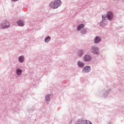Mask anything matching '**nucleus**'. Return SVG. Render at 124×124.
<instances>
[{
	"label": "nucleus",
	"instance_id": "obj_1",
	"mask_svg": "<svg viewBox=\"0 0 124 124\" xmlns=\"http://www.w3.org/2000/svg\"><path fill=\"white\" fill-rule=\"evenodd\" d=\"M112 91L111 88H108V89H101L99 90L97 93V95L98 97H101V98H106L108 97V94L110 93Z\"/></svg>",
	"mask_w": 124,
	"mask_h": 124
},
{
	"label": "nucleus",
	"instance_id": "obj_2",
	"mask_svg": "<svg viewBox=\"0 0 124 124\" xmlns=\"http://www.w3.org/2000/svg\"><path fill=\"white\" fill-rule=\"evenodd\" d=\"M62 2L61 0H56L54 2H51L49 6L53 9H57L62 5Z\"/></svg>",
	"mask_w": 124,
	"mask_h": 124
},
{
	"label": "nucleus",
	"instance_id": "obj_3",
	"mask_svg": "<svg viewBox=\"0 0 124 124\" xmlns=\"http://www.w3.org/2000/svg\"><path fill=\"white\" fill-rule=\"evenodd\" d=\"M91 52H92V53H94V54H96L97 55L100 54V50L98 46H93L91 47Z\"/></svg>",
	"mask_w": 124,
	"mask_h": 124
},
{
	"label": "nucleus",
	"instance_id": "obj_4",
	"mask_svg": "<svg viewBox=\"0 0 124 124\" xmlns=\"http://www.w3.org/2000/svg\"><path fill=\"white\" fill-rule=\"evenodd\" d=\"M106 19H108V20H112L114 18V15L113 13L112 12H111V11H108L106 14Z\"/></svg>",
	"mask_w": 124,
	"mask_h": 124
},
{
	"label": "nucleus",
	"instance_id": "obj_5",
	"mask_svg": "<svg viewBox=\"0 0 124 124\" xmlns=\"http://www.w3.org/2000/svg\"><path fill=\"white\" fill-rule=\"evenodd\" d=\"M106 16H107V15H105L104 16L103 15L102 16V21L100 22V26H102V27H104L105 25L107 24Z\"/></svg>",
	"mask_w": 124,
	"mask_h": 124
},
{
	"label": "nucleus",
	"instance_id": "obj_6",
	"mask_svg": "<svg viewBox=\"0 0 124 124\" xmlns=\"http://www.w3.org/2000/svg\"><path fill=\"white\" fill-rule=\"evenodd\" d=\"M92 69L91 66L89 65H86V66H84L82 69V73L84 74L90 73L91 72Z\"/></svg>",
	"mask_w": 124,
	"mask_h": 124
},
{
	"label": "nucleus",
	"instance_id": "obj_7",
	"mask_svg": "<svg viewBox=\"0 0 124 124\" xmlns=\"http://www.w3.org/2000/svg\"><path fill=\"white\" fill-rule=\"evenodd\" d=\"M83 61L85 62H90L92 59L91 54H86L83 57Z\"/></svg>",
	"mask_w": 124,
	"mask_h": 124
},
{
	"label": "nucleus",
	"instance_id": "obj_8",
	"mask_svg": "<svg viewBox=\"0 0 124 124\" xmlns=\"http://www.w3.org/2000/svg\"><path fill=\"white\" fill-rule=\"evenodd\" d=\"M77 124H93L90 121H86V120L79 119L77 121Z\"/></svg>",
	"mask_w": 124,
	"mask_h": 124
},
{
	"label": "nucleus",
	"instance_id": "obj_9",
	"mask_svg": "<svg viewBox=\"0 0 124 124\" xmlns=\"http://www.w3.org/2000/svg\"><path fill=\"white\" fill-rule=\"evenodd\" d=\"M53 95V93L47 94L45 96V99L47 104H49L50 100H51V96Z\"/></svg>",
	"mask_w": 124,
	"mask_h": 124
},
{
	"label": "nucleus",
	"instance_id": "obj_10",
	"mask_svg": "<svg viewBox=\"0 0 124 124\" xmlns=\"http://www.w3.org/2000/svg\"><path fill=\"white\" fill-rule=\"evenodd\" d=\"M1 27L4 29L9 28L10 27V24L8 21H4V22L1 23Z\"/></svg>",
	"mask_w": 124,
	"mask_h": 124
},
{
	"label": "nucleus",
	"instance_id": "obj_11",
	"mask_svg": "<svg viewBox=\"0 0 124 124\" xmlns=\"http://www.w3.org/2000/svg\"><path fill=\"white\" fill-rule=\"evenodd\" d=\"M102 41V38L100 36H96L94 38V44H99Z\"/></svg>",
	"mask_w": 124,
	"mask_h": 124
},
{
	"label": "nucleus",
	"instance_id": "obj_12",
	"mask_svg": "<svg viewBox=\"0 0 124 124\" xmlns=\"http://www.w3.org/2000/svg\"><path fill=\"white\" fill-rule=\"evenodd\" d=\"M18 26L23 27L25 25V23L22 19H18L16 21Z\"/></svg>",
	"mask_w": 124,
	"mask_h": 124
},
{
	"label": "nucleus",
	"instance_id": "obj_13",
	"mask_svg": "<svg viewBox=\"0 0 124 124\" xmlns=\"http://www.w3.org/2000/svg\"><path fill=\"white\" fill-rule=\"evenodd\" d=\"M77 65L79 68H83L85 66V63H84V62H82V61H79L77 62Z\"/></svg>",
	"mask_w": 124,
	"mask_h": 124
},
{
	"label": "nucleus",
	"instance_id": "obj_14",
	"mask_svg": "<svg viewBox=\"0 0 124 124\" xmlns=\"http://www.w3.org/2000/svg\"><path fill=\"white\" fill-rule=\"evenodd\" d=\"M18 59L19 62H20V63H23L25 60V56L24 55H20V56H19Z\"/></svg>",
	"mask_w": 124,
	"mask_h": 124
},
{
	"label": "nucleus",
	"instance_id": "obj_15",
	"mask_svg": "<svg viewBox=\"0 0 124 124\" xmlns=\"http://www.w3.org/2000/svg\"><path fill=\"white\" fill-rule=\"evenodd\" d=\"M85 25L84 23H81L80 24H78L77 27L78 31H80L81 32V29H82L83 27H84Z\"/></svg>",
	"mask_w": 124,
	"mask_h": 124
},
{
	"label": "nucleus",
	"instance_id": "obj_16",
	"mask_svg": "<svg viewBox=\"0 0 124 124\" xmlns=\"http://www.w3.org/2000/svg\"><path fill=\"white\" fill-rule=\"evenodd\" d=\"M22 73V70L20 68H16V74L17 76H20Z\"/></svg>",
	"mask_w": 124,
	"mask_h": 124
},
{
	"label": "nucleus",
	"instance_id": "obj_17",
	"mask_svg": "<svg viewBox=\"0 0 124 124\" xmlns=\"http://www.w3.org/2000/svg\"><path fill=\"white\" fill-rule=\"evenodd\" d=\"M83 54H84V51L82 49H79L78 51L77 55L78 56H79L80 57H81V56H82V55H83Z\"/></svg>",
	"mask_w": 124,
	"mask_h": 124
},
{
	"label": "nucleus",
	"instance_id": "obj_18",
	"mask_svg": "<svg viewBox=\"0 0 124 124\" xmlns=\"http://www.w3.org/2000/svg\"><path fill=\"white\" fill-rule=\"evenodd\" d=\"M51 41V37L50 36H46L44 39V41L45 43H49Z\"/></svg>",
	"mask_w": 124,
	"mask_h": 124
},
{
	"label": "nucleus",
	"instance_id": "obj_19",
	"mask_svg": "<svg viewBox=\"0 0 124 124\" xmlns=\"http://www.w3.org/2000/svg\"><path fill=\"white\" fill-rule=\"evenodd\" d=\"M87 32V30L86 28H84V27H83V28H82L81 30L80 31V33L82 34H86Z\"/></svg>",
	"mask_w": 124,
	"mask_h": 124
},
{
	"label": "nucleus",
	"instance_id": "obj_20",
	"mask_svg": "<svg viewBox=\"0 0 124 124\" xmlns=\"http://www.w3.org/2000/svg\"><path fill=\"white\" fill-rule=\"evenodd\" d=\"M35 108V107H31L30 108H28V113H32V112L34 111Z\"/></svg>",
	"mask_w": 124,
	"mask_h": 124
},
{
	"label": "nucleus",
	"instance_id": "obj_21",
	"mask_svg": "<svg viewBox=\"0 0 124 124\" xmlns=\"http://www.w3.org/2000/svg\"><path fill=\"white\" fill-rule=\"evenodd\" d=\"M26 96V95H25V93H24L21 98V97H18V99H19V100H25Z\"/></svg>",
	"mask_w": 124,
	"mask_h": 124
},
{
	"label": "nucleus",
	"instance_id": "obj_22",
	"mask_svg": "<svg viewBox=\"0 0 124 124\" xmlns=\"http://www.w3.org/2000/svg\"><path fill=\"white\" fill-rule=\"evenodd\" d=\"M34 87H38L39 85V83L38 80H34L33 82H32Z\"/></svg>",
	"mask_w": 124,
	"mask_h": 124
},
{
	"label": "nucleus",
	"instance_id": "obj_23",
	"mask_svg": "<svg viewBox=\"0 0 124 124\" xmlns=\"http://www.w3.org/2000/svg\"><path fill=\"white\" fill-rule=\"evenodd\" d=\"M92 3H93V1L90 0L88 2L85 3V5L86 7H89V5H91V4H92Z\"/></svg>",
	"mask_w": 124,
	"mask_h": 124
},
{
	"label": "nucleus",
	"instance_id": "obj_24",
	"mask_svg": "<svg viewBox=\"0 0 124 124\" xmlns=\"http://www.w3.org/2000/svg\"><path fill=\"white\" fill-rule=\"evenodd\" d=\"M107 124H113V123L112 122L110 121V122H108Z\"/></svg>",
	"mask_w": 124,
	"mask_h": 124
},
{
	"label": "nucleus",
	"instance_id": "obj_25",
	"mask_svg": "<svg viewBox=\"0 0 124 124\" xmlns=\"http://www.w3.org/2000/svg\"><path fill=\"white\" fill-rule=\"evenodd\" d=\"M11 1L13 2H16L17 1H18V0H11Z\"/></svg>",
	"mask_w": 124,
	"mask_h": 124
}]
</instances>
